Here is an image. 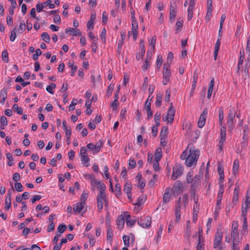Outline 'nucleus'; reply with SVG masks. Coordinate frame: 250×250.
Here are the masks:
<instances>
[{
    "mask_svg": "<svg viewBox=\"0 0 250 250\" xmlns=\"http://www.w3.org/2000/svg\"><path fill=\"white\" fill-rule=\"evenodd\" d=\"M200 155V151L195 149L193 145L189 144L187 148L181 155L180 158L183 160H185V165L188 167L195 166Z\"/></svg>",
    "mask_w": 250,
    "mask_h": 250,
    "instance_id": "1",
    "label": "nucleus"
},
{
    "mask_svg": "<svg viewBox=\"0 0 250 250\" xmlns=\"http://www.w3.org/2000/svg\"><path fill=\"white\" fill-rule=\"evenodd\" d=\"M130 14L133 38L134 41H136L138 34V25L135 18V11L132 6L130 7Z\"/></svg>",
    "mask_w": 250,
    "mask_h": 250,
    "instance_id": "2",
    "label": "nucleus"
},
{
    "mask_svg": "<svg viewBox=\"0 0 250 250\" xmlns=\"http://www.w3.org/2000/svg\"><path fill=\"white\" fill-rule=\"evenodd\" d=\"M97 209L99 212H101L103 208L104 205L107 207L108 200L106 193L98 194L97 196Z\"/></svg>",
    "mask_w": 250,
    "mask_h": 250,
    "instance_id": "3",
    "label": "nucleus"
},
{
    "mask_svg": "<svg viewBox=\"0 0 250 250\" xmlns=\"http://www.w3.org/2000/svg\"><path fill=\"white\" fill-rule=\"evenodd\" d=\"M237 113V111L234 107H231L229 110L228 117L227 118V123L228 127L229 129H232L235 120V116Z\"/></svg>",
    "mask_w": 250,
    "mask_h": 250,
    "instance_id": "4",
    "label": "nucleus"
},
{
    "mask_svg": "<svg viewBox=\"0 0 250 250\" xmlns=\"http://www.w3.org/2000/svg\"><path fill=\"white\" fill-rule=\"evenodd\" d=\"M181 209H182V204H181V198L180 197L177 202H176L174 208V212L175 216V223L178 224L181 219Z\"/></svg>",
    "mask_w": 250,
    "mask_h": 250,
    "instance_id": "5",
    "label": "nucleus"
},
{
    "mask_svg": "<svg viewBox=\"0 0 250 250\" xmlns=\"http://www.w3.org/2000/svg\"><path fill=\"white\" fill-rule=\"evenodd\" d=\"M171 74V73L170 69V66L165 64L163 68L162 81V83L164 85L167 84V83L169 82Z\"/></svg>",
    "mask_w": 250,
    "mask_h": 250,
    "instance_id": "6",
    "label": "nucleus"
},
{
    "mask_svg": "<svg viewBox=\"0 0 250 250\" xmlns=\"http://www.w3.org/2000/svg\"><path fill=\"white\" fill-rule=\"evenodd\" d=\"M175 114V109L173 106L172 103H170V107L167 112V114L165 117H163V120L167 123H172L174 120V117Z\"/></svg>",
    "mask_w": 250,
    "mask_h": 250,
    "instance_id": "7",
    "label": "nucleus"
},
{
    "mask_svg": "<svg viewBox=\"0 0 250 250\" xmlns=\"http://www.w3.org/2000/svg\"><path fill=\"white\" fill-rule=\"evenodd\" d=\"M226 138V128L225 126H222L220 128V137L219 141L218 148L222 151L223 148L224 142Z\"/></svg>",
    "mask_w": 250,
    "mask_h": 250,
    "instance_id": "8",
    "label": "nucleus"
},
{
    "mask_svg": "<svg viewBox=\"0 0 250 250\" xmlns=\"http://www.w3.org/2000/svg\"><path fill=\"white\" fill-rule=\"evenodd\" d=\"M183 167L179 165H176L173 168V173L171 175V179L176 180L179 177L181 176L183 173Z\"/></svg>",
    "mask_w": 250,
    "mask_h": 250,
    "instance_id": "9",
    "label": "nucleus"
},
{
    "mask_svg": "<svg viewBox=\"0 0 250 250\" xmlns=\"http://www.w3.org/2000/svg\"><path fill=\"white\" fill-rule=\"evenodd\" d=\"M151 218L149 216L141 218L138 222V225L144 228H149L151 226Z\"/></svg>",
    "mask_w": 250,
    "mask_h": 250,
    "instance_id": "10",
    "label": "nucleus"
},
{
    "mask_svg": "<svg viewBox=\"0 0 250 250\" xmlns=\"http://www.w3.org/2000/svg\"><path fill=\"white\" fill-rule=\"evenodd\" d=\"M208 113V110L207 108H205L202 114H201L199 121L198 122V126L199 128H202L205 125L206 119L207 117V115Z\"/></svg>",
    "mask_w": 250,
    "mask_h": 250,
    "instance_id": "11",
    "label": "nucleus"
},
{
    "mask_svg": "<svg viewBox=\"0 0 250 250\" xmlns=\"http://www.w3.org/2000/svg\"><path fill=\"white\" fill-rule=\"evenodd\" d=\"M238 222L237 221H233L232 223L231 229V236L232 239H239L238 232Z\"/></svg>",
    "mask_w": 250,
    "mask_h": 250,
    "instance_id": "12",
    "label": "nucleus"
},
{
    "mask_svg": "<svg viewBox=\"0 0 250 250\" xmlns=\"http://www.w3.org/2000/svg\"><path fill=\"white\" fill-rule=\"evenodd\" d=\"M197 250H205V242L202 235V230L200 229L198 230Z\"/></svg>",
    "mask_w": 250,
    "mask_h": 250,
    "instance_id": "13",
    "label": "nucleus"
},
{
    "mask_svg": "<svg viewBox=\"0 0 250 250\" xmlns=\"http://www.w3.org/2000/svg\"><path fill=\"white\" fill-rule=\"evenodd\" d=\"M222 237L223 234L222 233H216L213 242V248L214 249H217L219 246L222 245L221 243Z\"/></svg>",
    "mask_w": 250,
    "mask_h": 250,
    "instance_id": "14",
    "label": "nucleus"
},
{
    "mask_svg": "<svg viewBox=\"0 0 250 250\" xmlns=\"http://www.w3.org/2000/svg\"><path fill=\"white\" fill-rule=\"evenodd\" d=\"M85 203L79 202L73 205V210L75 213H81V212H85V210L83 211V209L85 206Z\"/></svg>",
    "mask_w": 250,
    "mask_h": 250,
    "instance_id": "15",
    "label": "nucleus"
},
{
    "mask_svg": "<svg viewBox=\"0 0 250 250\" xmlns=\"http://www.w3.org/2000/svg\"><path fill=\"white\" fill-rule=\"evenodd\" d=\"M239 58L237 66V73L239 74L240 72L241 66L243 63V61L245 58V51L243 48L241 49L239 51Z\"/></svg>",
    "mask_w": 250,
    "mask_h": 250,
    "instance_id": "16",
    "label": "nucleus"
},
{
    "mask_svg": "<svg viewBox=\"0 0 250 250\" xmlns=\"http://www.w3.org/2000/svg\"><path fill=\"white\" fill-rule=\"evenodd\" d=\"M170 188H167L163 197V205L169 202L171 199L172 195L170 193Z\"/></svg>",
    "mask_w": 250,
    "mask_h": 250,
    "instance_id": "17",
    "label": "nucleus"
},
{
    "mask_svg": "<svg viewBox=\"0 0 250 250\" xmlns=\"http://www.w3.org/2000/svg\"><path fill=\"white\" fill-rule=\"evenodd\" d=\"M131 190V184L129 182L125 183L124 187V191L127 194V197L129 199H131L132 198Z\"/></svg>",
    "mask_w": 250,
    "mask_h": 250,
    "instance_id": "18",
    "label": "nucleus"
},
{
    "mask_svg": "<svg viewBox=\"0 0 250 250\" xmlns=\"http://www.w3.org/2000/svg\"><path fill=\"white\" fill-rule=\"evenodd\" d=\"M124 216L125 218L126 226L129 227H133L136 223V220L132 219L130 215L127 212L124 213Z\"/></svg>",
    "mask_w": 250,
    "mask_h": 250,
    "instance_id": "19",
    "label": "nucleus"
},
{
    "mask_svg": "<svg viewBox=\"0 0 250 250\" xmlns=\"http://www.w3.org/2000/svg\"><path fill=\"white\" fill-rule=\"evenodd\" d=\"M65 32L66 34H68L69 35L74 36L81 35V32L79 29L77 28H67L65 29Z\"/></svg>",
    "mask_w": 250,
    "mask_h": 250,
    "instance_id": "20",
    "label": "nucleus"
},
{
    "mask_svg": "<svg viewBox=\"0 0 250 250\" xmlns=\"http://www.w3.org/2000/svg\"><path fill=\"white\" fill-rule=\"evenodd\" d=\"M172 188L176 192H181L183 190V185L180 181H177L174 183Z\"/></svg>",
    "mask_w": 250,
    "mask_h": 250,
    "instance_id": "21",
    "label": "nucleus"
},
{
    "mask_svg": "<svg viewBox=\"0 0 250 250\" xmlns=\"http://www.w3.org/2000/svg\"><path fill=\"white\" fill-rule=\"evenodd\" d=\"M172 2H170V19L171 20H174L176 14H177V9L176 8L175 5Z\"/></svg>",
    "mask_w": 250,
    "mask_h": 250,
    "instance_id": "22",
    "label": "nucleus"
},
{
    "mask_svg": "<svg viewBox=\"0 0 250 250\" xmlns=\"http://www.w3.org/2000/svg\"><path fill=\"white\" fill-rule=\"evenodd\" d=\"M150 59L151 53L149 52V50H148L146 53V60L143 65L142 66V69L143 70L145 71L147 69Z\"/></svg>",
    "mask_w": 250,
    "mask_h": 250,
    "instance_id": "23",
    "label": "nucleus"
},
{
    "mask_svg": "<svg viewBox=\"0 0 250 250\" xmlns=\"http://www.w3.org/2000/svg\"><path fill=\"white\" fill-rule=\"evenodd\" d=\"M96 186L97 188L99 189L98 194H101V193H105L106 186L104 183L99 180L97 182Z\"/></svg>",
    "mask_w": 250,
    "mask_h": 250,
    "instance_id": "24",
    "label": "nucleus"
},
{
    "mask_svg": "<svg viewBox=\"0 0 250 250\" xmlns=\"http://www.w3.org/2000/svg\"><path fill=\"white\" fill-rule=\"evenodd\" d=\"M5 208L6 210H8L11 206V196L10 192L7 194L5 201Z\"/></svg>",
    "mask_w": 250,
    "mask_h": 250,
    "instance_id": "25",
    "label": "nucleus"
},
{
    "mask_svg": "<svg viewBox=\"0 0 250 250\" xmlns=\"http://www.w3.org/2000/svg\"><path fill=\"white\" fill-rule=\"evenodd\" d=\"M214 79H212L209 83L208 88V90L207 98L208 99H209L211 98L213 88L214 86Z\"/></svg>",
    "mask_w": 250,
    "mask_h": 250,
    "instance_id": "26",
    "label": "nucleus"
},
{
    "mask_svg": "<svg viewBox=\"0 0 250 250\" xmlns=\"http://www.w3.org/2000/svg\"><path fill=\"white\" fill-rule=\"evenodd\" d=\"M146 196L144 194H142L138 198L137 202L135 204H134V205H140L142 206L146 202Z\"/></svg>",
    "mask_w": 250,
    "mask_h": 250,
    "instance_id": "27",
    "label": "nucleus"
},
{
    "mask_svg": "<svg viewBox=\"0 0 250 250\" xmlns=\"http://www.w3.org/2000/svg\"><path fill=\"white\" fill-rule=\"evenodd\" d=\"M239 194V186H236L233 191V195L232 198V202L236 203L238 200V197Z\"/></svg>",
    "mask_w": 250,
    "mask_h": 250,
    "instance_id": "28",
    "label": "nucleus"
},
{
    "mask_svg": "<svg viewBox=\"0 0 250 250\" xmlns=\"http://www.w3.org/2000/svg\"><path fill=\"white\" fill-rule=\"evenodd\" d=\"M125 225V218L123 215H120L117 220V225L120 229L124 228Z\"/></svg>",
    "mask_w": 250,
    "mask_h": 250,
    "instance_id": "29",
    "label": "nucleus"
},
{
    "mask_svg": "<svg viewBox=\"0 0 250 250\" xmlns=\"http://www.w3.org/2000/svg\"><path fill=\"white\" fill-rule=\"evenodd\" d=\"M104 142L100 140L96 142L95 145L94 154H97L100 150L101 148L103 145Z\"/></svg>",
    "mask_w": 250,
    "mask_h": 250,
    "instance_id": "30",
    "label": "nucleus"
},
{
    "mask_svg": "<svg viewBox=\"0 0 250 250\" xmlns=\"http://www.w3.org/2000/svg\"><path fill=\"white\" fill-rule=\"evenodd\" d=\"M239 167V161L237 159L234 160L233 163L232 172L234 175H236L238 171Z\"/></svg>",
    "mask_w": 250,
    "mask_h": 250,
    "instance_id": "31",
    "label": "nucleus"
},
{
    "mask_svg": "<svg viewBox=\"0 0 250 250\" xmlns=\"http://www.w3.org/2000/svg\"><path fill=\"white\" fill-rule=\"evenodd\" d=\"M114 100L112 102L111 104V106L113 110H116L117 108V106L119 104V96H118L117 94H115L114 95Z\"/></svg>",
    "mask_w": 250,
    "mask_h": 250,
    "instance_id": "32",
    "label": "nucleus"
},
{
    "mask_svg": "<svg viewBox=\"0 0 250 250\" xmlns=\"http://www.w3.org/2000/svg\"><path fill=\"white\" fill-rule=\"evenodd\" d=\"M81 161L82 164L84 165L85 167H88L90 165L89 161L90 159L88 158V155L83 156L81 157Z\"/></svg>",
    "mask_w": 250,
    "mask_h": 250,
    "instance_id": "33",
    "label": "nucleus"
},
{
    "mask_svg": "<svg viewBox=\"0 0 250 250\" xmlns=\"http://www.w3.org/2000/svg\"><path fill=\"white\" fill-rule=\"evenodd\" d=\"M154 160L160 161L162 158V151L161 148H157L154 153Z\"/></svg>",
    "mask_w": 250,
    "mask_h": 250,
    "instance_id": "34",
    "label": "nucleus"
},
{
    "mask_svg": "<svg viewBox=\"0 0 250 250\" xmlns=\"http://www.w3.org/2000/svg\"><path fill=\"white\" fill-rule=\"evenodd\" d=\"M240 243V241L239 240V239H232V250H239L240 248L239 247V244Z\"/></svg>",
    "mask_w": 250,
    "mask_h": 250,
    "instance_id": "35",
    "label": "nucleus"
},
{
    "mask_svg": "<svg viewBox=\"0 0 250 250\" xmlns=\"http://www.w3.org/2000/svg\"><path fill=\"white\" fill-rule=\"evenodd\" d=\"M221 204L222 201L216 200V206L214 208V213L215 214L218 215L219 213L222 208Z\"/></svg>",
    "mask_w": 250,
    "mask_h": 250,
    "instance_id": "36",
    "label": "nucleus"
},
{
    "mask_svg": "<svg viewBox=\"0 0 250 250\" xmlns=\"http://www.w3.org/2000/svg\"><path fill=\"white\" fill-rule=\"evenodd\" d=\"M115 195L117 198H119L121 197V195H122L121 186L119 183H117L115 185Z\"/></svg>",
    "mask_w": 250,
    "mask_h": 250,
    "instance_id": "37",
    "label": "nucleus"
},
{
    "mask_svg": "<svg viewBox=\"0 0 250 250\" xmlns=\"http://www.w3.org/2000/svg\"><path fill=\"white\" fill-rule=\"evenodd\" d=\"M194 8V6L189 5L188 8V20L190 21L193 17V10Z\"/></svg>",
    "mask_w": 250,
    "mask_h": 250,
    "instance_id": "38",
    "label": "nucleus"
},
{
    "mask_svg": "<svg viewBox=\"0 0 250 250\" xmlns=\"http://www.w3.org/2000/svg\"><path fill=\"white\" fill-rule=\"evenodd\" d=\"M42 40L46 43H49L50 41V37L49 34L45 32L42 33L41 35Z\"/></svg>",
    "mask_w": 250,
    "mask_h": 250,
    "instance_id": "39",
    "label": "nucleus"
},
{
    "mask_svg": "<svg viewBox=\"0 0 250 250\" xmlns=\"http://www.w3.org/2000/svg\"><path fill=\"white\" fill-rule=\"evenodd\" d=\"M6 158L8 160L7 165L9 167L12 166L14 164L13 157L12 154L10 153H7L6 154Z\"/></svg>",
    "mask_w": 250,
    "mask_h": 250,
    "instance_id": "40",
    "label": "nucleus"
},
{
    "mask_svg": "<svg viewBox=\"0 0 250 250\" xmlns=\"http://www.w3.org/2000/svg\"><path fill=\"white\" fill-rule=\"evenodd\" d=\"M249 135V126L246 125L244 126L243 138L244 140H247L248 139Z\"/></svg>",
    "mask_w": 250,
    "mask_h": 250,
    "instance_id": "41",
    "label": "nucleus"
},
{
    "mask_svg": "<svg viewBox=\"0 0 250 250\" xmlns=\"http://www.w3.org/2000/svg\"><path fill=\"white\" fill-rule=\"evenodd\" d=\"M162 97H163V96H162V94L159 93L157 95L156 102H155V104H156V106L160 107L161 105L162 101Z\"/></svg>",
    "mask_w": 250,
    "mask_h": 250,
    "instance_id": "42",
    "label": "nucleus"
},
{
    "mask_svg": "<svg viewBox=\"0 0 250 250\" xmlns=\"http://www.w3.org/2000/svg\"><path fill=\"white\" fill-rule=\"evenodd\" d=\"M56 84L54 83H52L50 84V85L47 86L46 88V90L50 94H53L54 91L53 90V89H54L56 88Z\"/></svg>",
    "mask_w": 250,
    "mask_h": 250,
    "instance_id": "43",
    "label": "nucleus"
},
{
    "mask_svg": "<svg viewBox=\"0 0 250 250\" xmlns=\"http://www.w3.org/2000/svg\"><path fill=\"white\" fill-rule=\"evenodd\" d=\"M156 41V36H153L150 40L148 41L149 45L151 46L152 50L154 51L155 48V44Z\"/></svg>",
    "mask_w": 250,
    "mask_h": 250,
    "instance_id": "44",
    "label": "nucleus"
},
{
    "mask_svg": "<svg viewBox=\"0 0 250 250\" xmlns=\"http://www.w3.org/2000/svg\"><path fill=\"white\" fill-rule=\"evenodd\" d=\"M114 88V85L113 84L110 83L108 85V86L107 87V91H106V96L108 97L111 96Z\"/></svg>",
    "mask_w": 250,
    "mask_h": 250,
    "instance_id": "45",
    "label": "nucleus"
},
{
    "mask_svg": "<svg viewBox=\"0 0 250 250\" xmlns=\"http://www.w3.org/2000/svg\"><path fill=\"white\" fill-rule=\"evenodd\" d=\"M188 195L186 193L183 195L182 197V201H181V204H182L184 207L185 208L186 206L188 204Z\"/></svg>",
    "mask_w": 250,
    "mask_h": 250,
    "instance_id": "46",
    "label": "nucleus"
},
{
    "mask_svg": "<svg viewBox=\"0 0 250 250\" xmlns=\"http://www.w3.org/2000/svg\"><path fill=\"white\" fill-rule=\"evenodd\" d=\"M13 109L14 111L16 112L18 114L21 115L22 114V109L21 108V107H19L17 104H14L13 105Z\"/></svg>",
    "mask_w": 250,
    "mask_h": 250,
    "instance_id": "47",
    "label": "nucleus"
},
{
    "mask_svg": "<svg viewBox=\"0 0 250 250\" xmlns=\"http://www.w3.org/2000/svg\"><path fill=\"white\" fill-rule=\"evenodd\" d=\"M1 57L2 59L4 62L6 63L8 62V53L6 50H4L2 52Z\"/></svg>",
    "mask_w": 250,
    "mask_h": 250,
    "instance_id": "48",
    "label": "nucleus"
},
{
    "mask_svg": "<svg viewBox=\"0 0 250 250\" xmlns=\"http://www.w3.org/2000/svg\"><path fill=\"white\" fill-rule=\"evenodd\" d=\"M140 49L141 50V57H144L146 52V49L144 41L143 40L140 41Z\"/></svg>",
    "mask_w": 250,
    "mask_h": 250,
    "instance_id": "49",
    "label": "nucleus"
},
{
    "mask_svg": "<svg viewBox=\"0 0 250 250\" xmlns=\"http://www.w3.org/2000/svg\"><path fill=\"white\" fill-rule=\"evenodd\" d=\"M246 51L249 58L250 57V36H249L247 38Z\"/></svg>",
    "mask_w": 250,
    "mask_h": 250,
    "instance_id": "50",
    "label": "nucleus"
},
{
    "mask_svg": "<svg viewBox=\"0 0 250 250\" xmlns=\"http://www.w3.org/2000/svg\"><path fill=\"white\" fill-rule=\"evenodd\" d=\"M182 26L183 22L182 21H178L176 23L175 34H178L181 31Z\"/></svg>",
    "mask_w": 250,
    "mask_h": 250,
    "instance_id": "51",
    "label": "nucleus"
},
{
    "mask_svg": "<svg viewBox=\"0 0 250 250\" xmlns=\"http://www.w3.org/2000/svg\"><path fill=\"white\" fill-rule=\"evenodd\" d=\"M44 7L49 6L50 8L53 9L55 8V4L52 3V0H47L42 3Z\"/></svg>",
    "mask_w": 250,
    "mask_h": 250,
    "instance_id": "52",
    "label": "nucleus"
},
{
    "mask_svg": "<svg viewBox=\"0 0 250 250\" xmlns=\"http://www.w3.org/2000/svg\"><path fill=\"white\" fill-rule=\"evenodd\" d=\"M113 229L111 228L108 227V228L107 229V235H106L107 239H109L111 241H112V238H113Z\"/></svg>",
    "mask_w": 250,
    "mask_h": 250,
    "instance_id": "53",
    "label": "nucleus"
},
{
    "mask_svg": "<svg viewBox=\"0 0 250 250\" xmlns=\"http://www.w3.org/2000/svg\"><path fill=\"white\" fill-rule=\"evenodd\" d=\"M168 128L166 126H164L162 127L161 132H160V136L161 137H167V132Z\"/></svg>",
    "mask_w": 250,
    "mask_h": 250,
    "instance_id": "54",
    "label": "nucleus"
},
{
    "mask_svg": "<svg viewBox=\"0 0 250 250\" xmlns=\"http://www.w3.org/2000/svg\"><path fill=\"white\" fill-rule=\"evenodd\" d=\"M173 58V54L171 52H169L168 53L167 57V64L166 65H170L172 60Z\"/></svg>",
    "mask_w": 250,
    "mask_h": 250,
    "instance_id": "55",
    "label": "nucleus"
},
{
    "mask_svg": "<svg viewBox=\"0 0 250 250\" xmlns=\"http://www.w3.org/2000/svg\"><path fill=\"white\" fill-rule=\"evenodd\" d=\"M14 187L15 189L18 192H21L23 190V187L21 183H16Z\"/></svg>",
    "mask_w": 250,
    "mask_h": 250,
    "instance_id": "56",
    "label": "nucleus"
},
{
    "mask_svg": "<svg viewBox=\"0 0 250 250\" xmlns=\"http://www.w3.org/2000/svg\"><path fill=\"white\" fill-rule=\"evenodd\" d=\"M25 28V24L24 21H22L20 23V26L17 30L18 33H22Z\"/></svg>",
    "mask_w": 250,
    "mask_h": 250,
    "instance_id": "57",
    "label": "nucleus"
},
{
    "mask_svg": "<svg viewBox=\"0 0 250 250\" xmlns=\"http://www.w3.org/2000/svg\"><path fill=\"white\" fill-rule=\"evenodd\" d=\"M123 240L124 245L126 247L129 246V237L126 235H124L123 236Z\"/></svg>",
    "mask_w": 250,
    "mask_h": 250,
    "instance_id": "58",
    "label": "nucleus"
},
{
    "mask_svg": "<svg viewBox=\"0 0 250 250\" xmlns=\"http://www.w3.org/2000/svg\"><path fill=\"white\" fill-rule=\"evenodd\" d=\"M42 54V51L40 49H37L35 50V54H34L32 56L33 59L35 61H36L38 59V57Z\"/></svg>",
    "mask_w": 250,
    "mask_h": 250,
    "instance_id": "59",
    "label": "nucleus"
},
{
    "mask_svg": "<svg viewBox=\"0 0 250 250\" xmlns=\"http://www.w3.org/2000/svg\"><path fill=\"white\" fill-rule=\"evenodd\" d=\"M77 104V100L73 99L71 101V104L69 106V110H73L75 109V106Z\"/></svg>",
    "mask_w": 250,
    "mask_h": 250,
    "instance_id": "60",
    "label": "nucleus"
},
{
    "mask_svg": "<svg viewBox=\"0 0 250 250\" xmlns=\"http://www.w3.org/2000/svg\"><path fill=\"white\" fill-rule=\"evenodd\" d=\"M66 226L64 224H60L58 227V230L60 233H62L66 229Z\"/></svg>",
    "mask_w": 250,
    "mask_h": 250,
    "instance_id": "61",
    "label": "nucleus"
},
{
    "mask_svg": "<svg viewBox=\"0 0 250 250\" xmlns=\"http://www.w3.org/2000/svg\"><path fill=\"white\" fill-rule=\"evenodd\" d=\"M158 175L156 174L153 175L152 178L149 181V185L150 186H153L155 183L157 181Z\"/></svg>",
    "mask_w": 250,
    "mask_h": 250,
    "instance_id": "62",
    "label": "nucleus"
},
{
    "mask_svg": "<svg viewBox=\"0 0 250 250\" xmlns=\"http://www.w3.org/2000/svg\"><path fill=\"white\" fill-rule=\"evenodd\" d=\"M7 92L5 89H1L0 91V97L2 98L3 101H5L7 98Z\"/></svg>",
    "mask_w": 250,
    "mask_h": 250,
    "instance_id": "63",
    "label": "nucleus"
},
{
    "mask_svg": "<svg viewBox=\"0 0 250 250\" xmlns=\"http://www.w3.org/2000/svg\"><path fill=\"white\" fill-rule=\"evenodd\" d=\"M53 21L57 24H60L61 21L60 16L58 14H55L53 17Z\"/></svg>",
    "mask_w": 250,
    "mask_h": 250,
    "instance_id": "64",
    "label": "nucleus"
}]
</instances>
